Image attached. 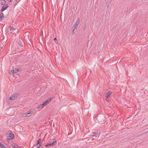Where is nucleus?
Segmentation results:
<instances>
[{"mask_svg": "<svg viewBox=\"0 0 148 148\" xmlns=\"http://www.w3.org/2000/svg\"><path fill=\"white\" fill-rule=\"evenodd\" d=\"M48 103H49L48 101L46 100L43 102V106H45L47 105V104Z\"/></svg>", "mask_w": 148, "mask_h": 148, "instance_id": "nucleus-14", "label": "nucleus"}, {"mask_svg": "<svg viewBox=\"0 0 148 148\" xmlns=\"http://www.w3.org/2000/svg\"><path fill=\"white\" fill-rule=\"evenodd\" d=\"M96 118L98 122L100 124H101L104 121V118L103 116L98 115L96 116Z\"/></svg>", "mask_w": 148, "mask_h": 148, "instance_id": "nucleus-2", "label": "nucleus"}, {"mask_svg": "<svg viewBox=\"0 0 148 148\" xmlns=\"http://www.w3.org/2000/svg\"><path fill=\"white\" fill-rule=\"evenodd\" d=\"M79 21H80V20H79V18H78V19H77V21L75 22V24L74 26L73 27V28L74 27H75L73 29V32H74L75 29H76L77 28V26L79 23Z\"/></svg>", "mask_w": 148, "mask_h": 148, "instance_id": "nucleus-3", "label": "nucleus"}, {"mask_svg": "<svg viewBox=\"0 0 148 148\" xmlns=\"http://www.w3.org/2000/svg\"><path fill=\"white\" fill-rule=\"evenodd\" d=\"M112 93V92L111 91H108L105 97L107 98H108V97H109L110 95Z\"/></svg>", "mask_w": 148, "mask_h": 148, "instance_id": "nucleus-6", "label": "nucleus"}, {"mask_svg": "<svg viewBox=\"0 0 148 148\" xmlns=\"http://www.w3.org/2000/svg\"><path fill=\"white\" fill-rule=\"evenodd\" d=\"M4 17V14L3 13L0 14V19L1 20H2V17Z\"/></svg>", "mask_w": 148, "mask_h": 148, "instance_id": "nucleus-13", "label": "nucleus"}, {"mask_svg": "<svg viewBox=\"0 0 148 148\" xmlns=\"http://www.w3.org/2000/svg\"><path fill=\"white\" fill-rule=\"evenodd\" d=\"M10 139H10V138H7L6 139V140H7V141H9V140H10Z\"/></svg>", "mask_w": 148, "mask_h": 148, "instance_id": "nucleus-22", "label": "nucleus"}, {"mask_svg": "<svg viewBox=\"0 0 148 148\" xmlns=\"http://www.w3.org/2000/svg\"><path fill=\"white\" fill-rule=\"evenodd\" d=\"M41 141V138L39 139L36 141V143L35 144L36 145H38V144H40V143Z\"/></svg>", "mask_w": 148, "mask_h": 148, "instance_id": "nucleus-12", "label": "nucleus"}, {"mask_svg": "<svg viewBox=\"0 0 148 148\" xmlns=\"http://www.w3.org/2000/svg\"><path fill=\"white\" fill-rule=\"evenodd\" d=\"M31 112H28V113H27L26 114H27V115H29V114H30L31 113Z\"/></svg>", "mask_w": 148, "mask_h": 148, "instance_id": "nucleus-23", "label": "nucleus"}, {"mask_svg": "<svg viewBox=\"0 0 148 148\" xmlns=\"http://www.w3.org/2000/svg\"><path fill=\"white\" fill-rule=\"evenodd\" d=\"M18 71L19 69L16 68L13 70V72L14 73H16Z\"/></svg>", "mask_w": 148, "mask_h": 148, "instance_id": "nucleus-17", "label": "nucleus"}, {"mask_svg": "<svg viewBox=\"0 0 148 148\" xmlns=\"http://www.w3.org/2000/svg\"><path fill=\"white\" fill-rule=\"evenodd\" d=\"M148 132V131H147V132H146V133H147Z\"/></svg>", "mask_w": 148, "mask_h": 148, "instance_id": "nucleus-33", "label": "nucleus"}, {"mask_svg": "<svg viewBox=\"0 0 148 148\" xmlns=\"http://www.w3.org/2000/svg\"><path fill=\"white\" fill-rule=\"evenodd\" d=\"M9 138H10L11 139H12L14 138V134L12 133H10L9 136Z\"/></svg>", "mask_w": 148, "mask_h": 148, "instance_id": "nucleus-7", "label": "nucleus"}, {"mask_svg": "<svg viewBox=\"0 0 148 148\" xmlns=\"http://www.w3.org/2000/svg\"><path fill=\"white\" fill-rule=\"evenodd\" d=\"M8 8V6H5L4 5L1 8V12H3L5 10H6Z\"/></svg>", "mask_w": 148, "mask_h": 148, "instance_id": "nucleus-8", "label": "nucleus"}, {"mask_svg": "<svg viewBox=\"0 0 148 148\" xmlns=\"http://www.w3.org/2000/svg\"><path fill=\"white\" fill-rule=\"evenodd\" d=\"M55 43H57L58 42H57L56 41L55 42Z\"/></svg>", "mask_w": 148, "mask_h": 148, "instance_id": "nucleus-32", "label": "nucleus"}, {"mask_svg": "<svg viewBox=\"0 0 148 148\" xmlns=\"http://www.w3.org/2000/svg\"><path fill=\"white\" fill-rule=\"evenodd\" d=\"M6 3V1L5 0H1L0 1V4L1 5H5Z\"/></svg>", "mask_w": 148, "mask_h": 148, "instance_id": "nucleus-10", "label": "nucleus"}, {"mask_svg": "<svg viewBox=\"0 0 148 148\" xmlns=\"http://www.w3.org/2000/svg\"><path fill=\"white\" fill-rule=\"evenodd\" d=\"M5 6H8V8L9 7V6L8 5V4H5V5H4Z\"/></svg>", "mask_w": 148, "mask_h": 148, "instance_id": "nucleus-24", "label": "nucleus"}, {"mask_svg": "<svg viewBox=\"0 0 148 148\" xmlns=\"http://www.w3.org/2000/svg\"><path fill=\"white\" fill-rule=\"evenodd\" d=\"M53 97H52L49 98H48L47 99V100L48 101V102H50L53 99Z\"/></svg>", "mask_w": 148, "mask_h": 148, "instance_id": "nucleus-16", "label": "nucleus"}, {"mask_svg": "<svg viewBox=\"0 0 148 148\" xmlns=\"http://www.w3.org/2000/svg\"><path fill=\"white\" fill-rule=\"evenodd\" d=\"M88 89H89V86H88Z\"/></svg>", "mask_w": 148, "mask_h": 148, "instance_id": "nucleus-30", "label": "nucleus"}, {"mask_svg": "<svg viewBox=\"0 0 148 148\" xmlns=\"http://www.w3.org/2000/svg\"><path fill=\"white\" fill-rule=\"evenodd\" d=\"M112 0H108V1L109 3H110Z\"/></svg>", "mask_w": 148, "mask_h": 148, "instance_id": "nucleus-25", "label": "nucleus"}, {"mask_svg": "<svg viewBox=\"0 0 148 148\" xmlns=\"http://www.w3.org/2000/svg\"><path fill=\"white\" fill-rule=\"evenodd\" d=\"M0 148H7V147L0 141Z\"/></svg>", "mask_w": 148, "mask_h": 148, "instance_id": "nucleus-11", "label": "nucleus"}, {"mask_svg": "<svg viewBox=\"0 0 148 148\" xmlns=\"http://www.w3.org/2000/svg\"><path fill=\"white\" fill-rule=\"evenodd\" d=\"M43 103L42 104H40L38 107V109H39L40 108H42L43 107Z\"/></svg>", "mask_w": 148, "mask_h": 148, "instance_id": "nucleus-18", "label": "nucleus"}, {"mask_svg": "<svg viewBox=\"0 0 148 148\" xmlns=\"http://www.w3.org/2000/svg\"><path fill=\"white\" fill-rule=\"evenodd\" d=\"M24 45V42L21 39H19L16 42V46L18 48L23 47Z\"/></svg>", "mask_w": 148, "mask_h": 148, "instance_id": "nucleus-1", "label": "nucleus"}, {"mask_svg": "<svg viewBox=\"0 0 148 148\" xmlns=\"http://www.w3.org/2000/svg\"><path fill=\"white\" fill-rule=\"evenodd\" d=\"M30 115H27V114H23V116H29Z\"/></svg>", "mask_w": 148, "mask_h": 148, "instance_id": "nucleus-20", "label": "nucleus"}, {"mask_svg": "<svg viewBox=\"0 0 148 148\" xmlns=\"http://www.w3.org/2000/svg\"><path fill=\"white\" fill-rule=\"evenodd\" d=\"M38 146H40V147H41V144H39V145Z\"/></svg>", "mask_w": 148, "mask_h": 148, "instance_id": "nucleus-27", "label": "nucleus"}, {"mask_svg": "<svg viewBox=\"0 0 148 148\" xmlns=\"http://www.w3.org/2000/svg\"><path fill=\"white\" fill-rule=\"evenodd\" d=\"M19 95V93H14L10 97V100H14L15 99V98L17 97Z\"/></svg>", "mask_w": 148, "mask_h": 148, "instance_id": "nucleus-4", "label": "nucleus"}, {"mask_svg": "<svg viewBox=\"0 0 148 148\" xmlns=\"http://www.w3.org/2000/svg\"><path fill=\"white\" fill-rule=\"evenodd\" d=\"M13 1V0H10V2H12Z\"/></svg>", "mask_w": 148, "mask_h": 148, "instance_id": "nucleus-28", "label": "nucleus"}, {"mask_svg": "<svg viewBox=\"0 0 148 148\" xmlns=\"http://www.w3.org/2000/svg\"><path fill=\"white\" fill-rule=\"evenodd\" d=\"M13 29L14 30L15 29V28H14L13 26H10V31Z\"/></svg>", "mask_w": 148, "mask_h": 148, "instance_id": "nucleus-19", "label": "nucleus"}, {"mask_svg": "<svg viewBox=\"0 0 148 148\" xmlns=\"http://www.w3.org/2000/svg\"><path fill=\"white\" fill-rule=\"evenodd\" d=\"M49 145H50V143H47V144L46 145H45V147H48Z\"/></svg>", "mask_w": 148, "mask_h": 148, "instance_id": "nucleus-21", "label": "nucleus"}, {"mask_svg": "<svg viewBox=\"0 0 148 148\" xmlns=\"http://www.w3.org/2000/svg\"><path fill=\"white\" fill-rule=\"evenodd\" d=\"M53 40H56L57 41V38H54Z\"/></svg>", "mask_w": 148, "mask_h": 148, "instance_id": "nucleus-26", "label": "nucleus"}, {"mask_svg": "<svg viewBox=\"0 0 148 148\" xmlns=\"http://www.w3.org/2000/svg\"><path fill=\"white\" fill-rule=\"evenodd\" d=\"M10 145L14 148H18L19 146L16 144L14 143H11Z\"/></svg>", "mask_w": 148, "mask_h": 148, "instance_id": "nucleus-5", "label": "nucleus"}, {"mask_svg": "<svg viewBox=\"0 0 148 148\" xmlns=\"http://www.w3.org/2000/svg\"><path fill=\"white\" fill-rule=\"evenodd\" d=\"M98 135V133L97 132H92L91 133L90 136H97Z\"/></svg>", "mask_w": 148, "mask_h": 148, "instance_id": "nucleus-9", "label": "nucleus"}, {"mask_svg": "<svg viewBox=\"0 0 148 148\" xmlns=\"http://www.w3.org/2000/svg\"><path fill=\"white\" fill-rule=\"evenodd\" d=\"M37 148H40V147L39 146H38V147H37Z\"/></svg>", "mask_w": 148, "mask_h": 148, "instance_id": "nucleus-29", "label": "nucleus"}, {"mask_svg": "<svg viewBox=\"0 0 148 148\" xmlns=\"http://www.w3.org/2000/svg\"><path fill=\"white\" fill-rule=\"evenodd\" d=\"M56 140H55L54 141H53L52 143H50V146H53L55 145V143H56Z\"/></svg>", "mask_w": 148, "mask_h": 148, "instance_id": "nucleus-15", "label": "nucleus"}, {"mask_svg": "<svg viewBox=\"0 0 148 148\" xmlns=\"http://www.w3.org/2000/svg\"><path fill=\"white\" fill-rule=\"evenodd\" d=\"M11 33H14V32H12V31Z\"/></svg>", "mask_w": 148, "mask_h": 148, "instance_id": "nucleus-31", "label": "nucleus"}]
</instances>
